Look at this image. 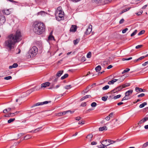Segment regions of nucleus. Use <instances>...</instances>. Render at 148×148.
Here are the masks:
<instances>
[{
    "label": "nucleus",
    "mask_w": 148,
    "mask_h": 148,
    "mask_svg": "<svg viewBox=\"0 0 148 148\" xmlns=\"http://www.w3.org/2000/svg\"><path fill=\"white\" fill-rule=\"evenodd\" d=\"M91 56V53L90 52H89L87 54L86 57L88 58H90Z\"/></svg>",
    "instance_id": "nucleus-42"
},
{
    "label": "nucleus",
    "mask_w": 148,
    "mask_h": 148,
    "mask_svg": "<svg viewBox=\"0 0 148 148\" xmlns=\"http://www.w3.org/2000/svg\"><path fill=\"white\" fill-rule=\"evenodd\" d=\"M3 112L4 113H7V112H8V109H4L3 111Z\"/></svg>",
    "instance_id": "nucleus-64"
},
{
    "label": "nucleus",
    "mask_w": 148,
    "mask_h": 148,
    "mask_svg": "<svg viewBox=\"0 0 148 148\" xmlns=\"http://www.w3.org/2000/svg\"><path fill=\"white\" fill-rule=\"evenodd\" d=\"M40 89H41V88H38V86H36L34 87V88L31 89L30 90L31 91V92H32L38 90Z\"/></svg>",
    "instance_id": "nucleus-17"
},
{
    "label": "nucleus",
    "mask_w": 148,
    "mask_h": 148,
    "mask_svg": "<svg viewBox=\"0 0 148 148\" xmlns=\"http://www.w3.org/2000/svg\"><path fill=\"white\" fill-rule=\"evenodd\" d=\"M145 58V57H144V56H142L140 57L139 58H138V61H139V60H141L142 59H144Z\"/></svg>",
    "instance_id": "nucleus-55"
},
{
    "label": "nucleus",
    "mask_w": 148,
    "mask_h": 148,
    "mask_svg": "<svg viewBox=\"0 0 148 148\" xmlns=\"http://www.w3.org/2000/svg\"><path fill=\"white\" fill-rule=\"evenodd\" d=\"M132 59V57H130V58H123V61L125 60H130Z\"/></svg>",
    "instance_id": "nucleus-53"
},
{
    "label": "nucleus",
    "mask_w": 148,
    "mask_h": 148,
    "mask_svg": "<svg viewBox=\"0 0 148 148\" xmlns=\"http://www.w3.org/2000/svg\"><path fill=\"white\" fill-rule=\"evenodd\" d=\"M148 64V61L146 62H145V63H143L142 64V65L143 66H146Z\"/></svg>",
    "instance_id": "nucleus-62"
},
{
    "label": "nucleus",
    "mask_w": 148,
    "mask_h": 148,
    "mask_svg": "<svg viewBox=\"0 0 148 148\" xmlns=\"http://www.w3.org/2000/svg\"><path fill=\"white\" fill-rule=\"evenodd\" d=\"M1 12H2V13L3 14H4L5 15H9L10 14V12L9 11V10L8 9H7L6 10H3L1 11Z\"/></svg>",
    "instance_id": "nucleus-12"
},
{
    "label": "nucleus",
    "mask_w": 148,
    "mask_h": 148,
    "mask_svg": "<svg viewBox=\"0 0 148 148\" xmlns=\"http://www.w3.org/2000/svg\"><path fill=\"white\" fill-rule=\"evenodd\" d=\"M90 88V87L89 86H88L86 90H85V91H84V92L86 93L89 90V88Z\"/></svg>",
    "instance_id": "nucleus-57"
},
{
    "label": "nucleus",
    "mask_w": 148,
    "mask_h": 148,
    "mask_svg": "<svg viewBox=\"0 0 148 148\" xmlns=\"http://www.w3.org/2000/svg\"><path fill=\"white\" fill-rule=\"evenodd\" d=\"M148 146V144L147 143V142H146V143H144L143 144V148H144Z\"/></svg>",
    "instance_id": "nucleus-50"
},
{
    "label": "nucleus",
    "mask_w": 148,
    "mask_h": 148,
    "mask_svg": "<svg viewBox=\"0 0 148 148\" xmlns=\"http://www.w3.org/2000/svg\"><path fill=\"white\" fill-rule=\"evenodd\" d=\"M92 137V134H90L87 136L86 137V138L87 139H88L89 141H91V139Z\"/></svg>",
    "instance_id": "nucleus-23"
},
{
    "label": "nucleus",
    "mask_w": 148,
    "mask_h": 148,
    "mask_svg": "<svg viewBox=\"0 0 148 148\" xmlns=\"http://www.w3.org/2000/svg\"><path fill=\"white\" fill-rule=\"evenodd\" d=\"M102 0H92V1L96 3H101Z\"/></svg>",
    "instance_id": "nucleus-34"
},
{
    "label": "nucleus",
    "mask_w": 148,
    "mask_h": 148,
    "mask_svg": "<svg viewBox=\"0 0 148 148\" xmlns=\"http://www.w3.org/2000/svg\"><path fill=\"white\" fill-rule=\"evenodd\" d=\"M143 45H139L137 46H136L135 47L136 48V49H138L140 48H141L143 47Z\"/></svg>",
    "instance_id": "nucleus-47"
},
{
    "label": "nucleus",
    "mask_w": 148,
    "mask_h": 148,
    "mask_svg": "<svg viewBox=\"0 0 148 148\" xmlns=\"http://www.w3.org/2000/svg\"><path fill=\"white\" fill-rule=\"evenodd\" d=\"M92 30V25H89L88 28L86 29L85 32V34H90Z\"/></svg>",
    "instance_id": "nucleus-7"
},
{
    "label": "nucleus",
    "mask_w": 148,
    "mask_h": 148,
    "mask_svg": "<svg viewBox=\"0 0 148 148\" xmlns=\"http://www.w3.org/2000/svg\"><path fill=\"white\" fill-rule=\"evenodd\" d=\"M101 69V67L100 65H98L95 68V70L96 72H98Z\"/></svg>",
    "instance_id": "nucleus-25"
},
{
    "label": "nucleus",
    "mask_w": 148,
    "mask_h": 148,
    "mask_svg": "<svg viewBox=\"0 0 148 148\" xmlns=\"http://www.w3.org/2000/svg\"><path fill=\"white\" fill-rule=\"evenodd\" d=\"M86 58L85 57L83 56L82 58L81 59V61H82L84 62L85 61H86Z\"/></svg>",
    "instance_id": "nucleus-51"
},
{
    "label": "nucleus",
    "mask_w": 148,
    "mask_h": 148,
    "mask_svg": "<svg viewBox=\"0 0 148 148\" xmlns=\"http://www.w3.org/2000/svg\"><path fill=\"white\" fill-rule=\"evenodd\" d=\"M63 72V71H59L56 75V77H59L62 74Z\"/></svg>",
    "instance_id": "nucleus-16"
},
{
    "label": "nucleus",
    "mask_w": 148,
    "mask_h": 148,
    "mask_svg": "<svg viewBox=\"0 0 148 148\" xmlns=\"http://www.w3.org/2000/svg\"><path fill=\"white\" fill-rule=\"evenodd\" d=\"M145 32L144 30H142L140 31L138 34V36H140L141 35L143 34Z\"/></svg>",
    "instance_id": "nucleus-43"
},
{
    "label": "nucleus",
    "mask_w": 148,
    "mask_h": 148,
    "mask_svg": "<svg viewBox=\"0 0 148 148\" xmlns=\"http://www.w3.org/2000/svg\"><path fill=\"white\" fill-rule=\"evenodd\" d=\"M38 52V49L36 46L32 47L27 54L28 58H32L35 56Z\"/></svg>",
    "instance_id": "nucleus-3"
},
{
    "label": "nucleus",
    "mask_w": 148,
    "mask_h": 148,
    "mask_svg": "<svg viewBox=\"0 0 148 148\" xmlns=\"http://www.w3.org/2000/svg\"><path fill=\"white\" fill-rule=\"evenodd\" d=\"M109 88V86L108 85H106L104 87H103L102 88V89L103 90H106L108 89Z\"/></svg>",
    "instance_id": "nucleus-44"
},
{
    "label": "nucleus",
    "mask_w": 148,
    "mask_h": 148,
    "mask_svg": "<svg viewBox=\"0 0 148 148\" xmlns=\"http://www.w3.org/2000/svg\"><path fill=\"white\" fill-rule=\"evenodd\" d=\"M130 98L127 97V96H126V95H125V97H124L122 99L121 101H123L125 100H128L130 99Z\"/></svg>",
    "instance_id": "nucleus-40"
},
{
    "label": "nucleus",
    "mask_w": 148,
    "mask_h": 148,
    "mask_svg": "<svg viewBox=\"0 0 148 148\" xmlns=\"http://www.w3.org/2000/svg\"><path fill=\"white\" fill-rule=\"evenodd\" d=\"M107 141H108V143L110 144H112L113 143H114L115 142V141L112 140H110V139H108V140L106 139L105 140H103L102 141V142L103 143L105 142H107Z\"/></svg>",
    "instance_id": "nucleus-15"
},
{
    "label": "nucleus",
    "mask_w": 148,
    "mask_h": 148,
    "mask_svg": "<svg viewBox=\"0 0 148 148\" xmlns=\"http://www.w3.org/2000/svg\"><path fill=\"white\" fill-rule=\"evenodd\" d=\"M108 98V96H106L103 97L101 98V99L103 101H105L107 100Z\"/></svg>",
    "instance_id": "nucleus-32"
},
{
    "label": "nucleus",
    "mask_w": 148,
    "mask_h": 148,
    "mask_svg": "<svg viewBox=\"0 0 148 148\" xmlns=\"http://www.w3.org/2000/svg\"><path fill=\"white\" fill-rule=\"evenodd\" d=\"M148 120V117H145L143 119L141 120L139 123H138V125L141 124L145 122L146 121Z\"/></svg>",
    "instance_id": "nucleus-11"
},
{
    "label": "nucleus",
    "mask_w": 148,
    "mask_h": 148,
    "mask_svg": "<svg viewBox=\"0 0 148 148\" xmlns=\"http://www.w3.org/2000/svg\"><path fill=\"white\" fill-rule=\"evenodd\" d=\"M51 102L50 101H45L43 102H38L35 104H34L32 107V108L38 106H39L42 105L44 104H47Z\"/></svg>",
    "instance_id": "nucleus-6"
},
{
    "label": "nucleus",
    "mask_w": 148,
    "mask_h": 148,
    "mask_svg": "<svg viewBox=\"0 0 148 148\" xmlns=\"http://www.w3.org/2000/svg\"><path fill=\"white\" fill-rule=\"evenodd\" d=\"M12 77L10 76H9L6 77H5L4 78V79L5 80H9L12 79Z\"/></svg>",
    "instance_id": "nucleus-45"
},
{
    "label": "nucleus",
    "mask_w": 148,
    "mask_h": 148,
    "mask_svg": "<svg viewBox=\"0 0 148 148\" xmlns=\"http://www.w3.org/2000/svg\"><path fill=\"white\" fill-rule=\"evenodd\" d=\"M107 142H108V141H107V142H103L104 144H102V143H101H101L102 144V145L103 146H104L106 147L107 146H108V145H110V144H109L108 143H107Z\"/></svg>",
    "instance_id": "nucleus-35"
},
{
    "label": "nucleus",
    "mask_w": 148,
    "mask_h": 148,
    "mask_svg": "<svg viewBox=\"0 0 148 148\" xmlns=\"http://www.w3.org/2000/svg\"><path fill=\"white\" fill-rule=\"evenodd\" d=\"M137 30H135L131 34V36H134L137 33Z\"/></svg>",
    "instance_id": "nucleus-38"
},
{
    "label": "nucleus",
    "mask_w": 148,
    "mask_h": 148,
    "mask_svg": "<svg viewBox=\"0 0 148 148\" xmlns=\"http://www.w3.org/2000/svg\"><path fill=\"white\" fill-rule=\"evenodd\" d=\"M68 75H69L68 74H65L64 76L61 77V79H64L67 77L68 76Z\"/></svg>",
    "instance_id": "nucleus-31"
},
{
    "label": "nucleus",
    "mask_w": 148,
    "mask_h": 148,
    "mask_svg": "<svg viewBox=\"0 0 148 148\" xmlns=\"http://www.w3.org/2000/svg\"><path fill=\"white\" fill-rule=\"evenodd\" d=\"M143 13V11H142V12H137V13H136V14L138 15V16H139V15H140Z\"/></svg>",
    "instance_id": "nucleus-59"
},
{
    "label": "nucleus",
    "mask_w": 148,
    "mask_h": 148,
    "mask_svg": "<svg viewBox=\"0 0 148 148\" xmlns=\"http://www.w3.org/2000/svg\"><path fill=\"white\" fill-rule=\"evenodd\" d=\"M121 96V95H119L116 96L114 97L113 98L114 99H118Z\"/></svg>",
    "instance_id": "nucleus-41"
},
{
    "label": "nucleus",
    "mask_w": 148,
    "mask_h": 148,
    "mask_svg": "<svg viewBox=\"0 0 148 148\" xmlns=\"http://www.w3.org/2000/svg\"><path fill=\"white\" fill-rule=\"evenodd\" d=\"M81 119V118L80 116H78L75 118V119L76 120L79 121Z\"/></svg>",
    "instance_id": "nucleus-63"
},
{
    "label": "nucleus",
    "mask_w": 148,
    "mask_h": 148,
    "mask_svg": "<svg viewBox=\"0 0 148 148\" xmlns=\"http://www.w3.org/2000/svg\"><path fill=\"white\" fill-rule=\"evenodd\" d=\"M48 39L49 40H53L54 39V37L51 34L48 37Z\"/></svg>",
    "instance_id": "nucleus-36"
},
{
    "label": "nucleus",
    "mask_w": 148,
    "mask_h": 148,
    "mask_svg": "<svg viewBox=\"0 0 148 148\" xmlns=\"http://www.w3.org/2000/svg\"><path fill=\"white\" fill-rule=\"evenodd\" d=\"M33 30L36 34L40 35L45 32V25L42 22L40 21H36L33 24Z\"/></svg>",
    "instance_id": "nucleus-2"
},
{
    "label": "nucleus",
    "mask_w": 148,
    "mask_h": 148,
    "mask_svg": "<svg viewBox=\"0 0 148 148\" xmlns=\"http://www.w3.org/2000/svg\"><path fill=\"white\" fill-rule=\"evenodd\" d=\"M128 30V29L127 28H126L124 29H123L122 30V33L123 34L125 33L126 32L127 30Z\"/></svg>",
    "instance_id": "nucleus-52"
},
{
    "label": "nucleus",
    "mask_w": 148,
    "mask_h": 148,
    "mask_svg": "<svg viewBox=\"0 0 148 148\" xmlns=\"http://www.w3.org/2000/svg\"><path fill=\"white\" fill-rule=\"evenodd\" d=\"M51 83L49 82H45L42 83L41 84V88H46L47 86H49L50 85Z\"/></svg>",
    "instance_id": "nucleus-10"
},
{
    "label": "nucleus",
    "mask_w": 148,
    "mask_h": 148,
    "mask_svg": "<svg viewBox=\"0 0 148 148\" xmlns=\"http://www.w3.org/2000/svg\"><path fill=\"white\" fill-rule=\"evenodd\" d=\"M145 96V94L144 93H141L138 96V97H143Z\"/></svg>",
    "instance_id": "nucleus-54"
},
{
    "label": "nucleus",
    "mask_w": 148,
    "mask_h": 148,
    "mask_svg": "<svg viewBox=\"0 0 148 148\" xmlns=\"http://www.w3.org/2000/svg\"><path fill=\"white\" fill-rule=\"evenodd\" d=\"M62 8L60 6L58 7L56 11V13H58V12H62Z\"/></svg>",
    "instance_id": "nucleus-27"
},
{
    "label": "nucleus",
    "mask_w": 148,
    "mask_h": 148,
    "mask_svg": "<svg viewBox=\"0 0 148 148\" xmlns=\"http://www.w3.org/2000/svg\"><path fill=\"white\" fill-rule=\"evenodd\" d=\"M64 88L66 89H69L71 88V85H67V86H66L64 87Z\"/></svg>",
    "instance_id": "nucleus-49"
},
{
    "label": "nucleus",
    "mask_w": 148,
    "mask_h": 148,
    "mask_svg": "<svg viewBox=\"0 0 148 148\" xmlns=\"http://www.w3.org/2000/svg\"><path fill=\"white\" fill-rule=\"evenodd\" d=\"M15 120V118L10 119L8 121V123H11L14 121Z\"/></svg>",
    "instance_id": "nucleus-33"
},
{
    "label": "nucleus",
    "mask_w": 148,
    "mask_h": 148,
    "mask_svg": "<svg viewBox=\"0 0 148 148\" xmlns=\"http://www.w3.org/2000/svg\"><path fill=\"white\" fill-rule=\"evenodd\" d=\"M77 29V26L75 25H73L71 27L70 31L71 32H75Z\"/></svg>",
    "instance_id": "nucleus-8"
},
{
    "label": "nucleus",
    "mask_w": 148,
    "mask_h": 148,
    "mask_svg": "<svg viewBox=\"0 0 148 148\" xmlns=\"http://www.w3.org/2000/svg\"><path fill=\"white\" fill-rule=\"evenodd\" d=\"M135 90L136 92H144L145 90L141 88H139L138 87H136L135 88Z\"/></svg>",
    "instance_id": "nucleus-19"
},
{
    "label": "nucleus",
    "mask_w": 148,
    "mask_h": 148,
    "mask_svg": "<svg viewBox=\"0 0 148 148\" xmlns=\"http://www.w3.org/2000/svg\"><path fill=\"white\" fill-rule=\"evenodd\" d=\"M31 138V136L29 135H27L25 136L23 140H27L28 139L30 138Z\"/></svg>",
    "instance_id": "nucleus-29"
},
{
    "label": "nucleus",
    "mask_w": 148,
    "mask_h": 148,
    "mask_svg": "<svg viewBox=\"0 0 148 148\" xmlns=\"http://www.w3.org/2000/svg\"><path fill=\"white\" fill-rule=\"evenodd\" d=\"M18 64L16 63H14L12 65L13 68H16L18 67Z\"/></svg>",
    "instance_id": "nucleus-48"
},
{
    "label": "nucleus",
    "mask_w": 148,
    "mask_h": 148,
    "mask_svg": "<svg viewBox=\"0 0 148 148\" xmlns=\"http://www.w3.org/2000/svg\"><path fill=\"white\" fill-rule=\"evenodd\" d=\"M107 130V127L106 126H104L103 127H100L99 128V131H103L104 130Z\"/></svg>",
    "instance_id": "nucleus-24"
},
{
    "label": "nucleus",
    "mask_w": 148,
    "mask_h": 148,
    "mask_svg": "<svg viewBox=\"0 0 148 148\" xmlns=\"http://www.w3.org/2000/svg\"><path fill=\"white\" fill-rule=\"evenodd\" d=\"M84 124V122L83 121H79L78 123V124L80 125H83Z\"/></svg>",
    "instance_id": "nucleus-58"
},
{
    "label": "nucleus",
    "mask_w": 148,
    "mask_h": 148,
    "mask_svg": "<svg viewBox=\"0 0 148 148\" xmlns=\"http://www.w3.org/2000/svg\"><path fill=\"white\" fill-rule=\"evenodd\" d=\"M124 21V20L123 18H122L119 21V23L120 24H122L123 23Z\"/></svg>",
    "instance_id": "nucleus-56"
},
{
    "label": "nucleus",
    "mask_w": 148,
    "mask_h": 148,
    "mask_svg": "<svg viewBox=\"0 0 148 148\" xmlns=\"http://www.w3.org/2000/svg\"><path fill=\"white\" fill-rule=\"evenodd\" d=\"M125 77L124 76H121L118 79H116L117 81H119V83L123 81L125 79Z\"/></svg>",
    "instance_id": "nucleus-13"
},
{
    "label": "nucleus",
    "mask_w": 148,
    "mask_h": 148,
    "mask_svg": "<svg viewBox=\"0 0 148 148\" xmlns=\"http://www.w3.org/2000/svg\"><path fill=\"white\" fill-rule=\"evenodd\" d=\"M147 103L146 102H144L140 104L139 106V108H142L144 107L145 106L147 105Z\"/></svg>",
    "instance_id": "nucleus-26"
},
{
    "label": "nucleus",
    "mask_w": 148,
    "mask_h": 148,
    "mask_svg": "<svg viewBox=\"0 0 148 148\" xmlns=\"http://www.w3.org/2000/svg\"><path fill=\"white\" fill-rule=\"evenodd\" d=\"M130 70V69L129 68H127L125 69L124 70L123 72L122 73V74L124 73L128 72Z\"/></svg>",
    "instance_id": "nucleus-37"
},
{
    "label": "nucleus",
    "mask_w": 148,
    "mask_h": 148,
    "mask_svg": "<svg viewBox=\"0 0 148 148\" xmlns=\"http://www.w3.org/2000/svg\"><path fill=\"white\" fill-rule=\"evenodd\" d=\"M79 39H77L75 40H74L73 41V43L74 45H77L79 41Z\"/></svg>",
    "instance_id": "nucleus-28"
},
{
    "label": "nucleus",
    "mask_w": 148,
    "mask_h": 148,
    "mask_svg": "<svg viewBox=\"0 0 148 148\" xmlns=\"http://www.w3.org/2000/svg\"><path fill=\"white\" fill-rule=\"evenodd\" d=\"M58 77H56L55 79L53 80V82L55 83H56L58 80Z\"/></svg>",
    "instance_id": "nucleus-61"
},
{
    "label": "nucleus",
    "mask_w": 148,
    "mask_h": 148,
    "mask_svg": "<svg viewBox=\"0 0 148 148\" xmlns=\"http://www.w3.org/2000/svg\"><path fill=\"white\" fill-rule=\"evenodd\" d=\"M97 105V104L96 102H93L91 104V106L92 107H95Z\"/></svg>",
    "instance_id": "nucleus-46"
},
{
    "label": "nucleus",
    "mask_w": 148,
    "mask_h": 148,
    "mask_svg": "<svg viewBox=\"0 0 148 148\" xmlns=\"http://www.w3.org/2000/svg\"><path fill=\"white\" fill-rule=\"evenodd\" d=\"M21 33L17 30L15 34H11L8 35L5 40L3 46L5 48L10 51L14 48L16 43L19 42L21 40Z\"/></svg>",
    "instance_id": "nucleus-1"
},
{
    "label": "nucleus",
    "mask_w": 148,
    "mask_h": 148,
    "mask_svg": "<svg viewBox=\"0 0 148 148\" xmlns=\"http://www.w3.org/2000/svg\"><path fill=\"white\" fill-rule=\"evenodd\" d=\"M6 18L0 12V25H3L5 22Z\"/></svg>",
    "instance_id": "nucleus-5"
},
{
    "label": "nucleus",
    "mask_w": 148,
    "mask_h": 148,
    "mask_svg": "<svg viewBox=\"0 0 148 148\" xmlns=\"http://www.w3.org/2000/svg\"><path fill=\"white\" fill-rule=\"evenodd\" d=\"M86 103L85 102L82 103L81 105V106L84 107L86 106Z\"/></svg>",
    "instance_id": "nucleus-60"
},
{
    "label": "nucleus",
    "mask_w": 148,
    "mask_h": 148,
    "mask_svg": "<svg viewBox=\"0 0 148 148\" xmlns=\"http://www.w3.org/2000/svg\"><path fill=\"white\" fill-rule=\"evenodd\" d=\"M69 112L71 113L72 114L73 113V112H71V110H69L66 111H64L62 112V115H64L66 113H68Z\"/></svg>",
    "instance_id": "nucleus-22"
},
{
    "label": "nucleus",
    "mask_w": 148,
    "mask_h": 148,
    "mask_svg": "<svg viewBox=\"0 0 148 148\" xmlns=\"http://www.w3.org/2000/svg\"><path fill=\"white\" fill-rule=\"evenodd\" d=\"M117 81L116 79H113L112 80L108 82V84H113L115 82Z\"/></svg>",
    "instance_id": "nucleus-20"
},
{
    "label": "nucleus",
    "mask_w": 148,
    "mask_h": 148,
    "mask_svg": "<svg viewBox=\"0 0 148 148\" xmlns=\"http://www.w3.org/2000/svg\"><path fill=\"white\" fill-rule=\"evenodd\" d=\"M56 17L57 20L59 21L61 20L64 16V12H59L55 13Z\"/></svg>",
    "instance_id": "nucleus-4"
},
{
    "label": "nucleus",
    "mask_w": 148,
    "mask_h": 148,
    "mask_svg": "<svg viewBox=\"0 0 148 148\" xmlns=\"http://www.w3.org/2000/svg\"><path fill=\"white\" fill-rule=\"evenodd\" d=\"M116 92H118L117 90L116 89V88H115L113 90H112L110 91V93H114Z\"/></svg>",
    "instance_id": "nucleus-39"
},
{
    "label": "nucleus",
    "mask_w": 148,
    "mask_h": 148,
    "mask_svg": "<svg viewBox=\"0 0 148 148\" xmlns=\"http://www.w3.org/2000/svg\"><path fill=\"white\" fill-rule=\"evenodd\" d=\"M47 14V13L43 11H41L38 12L37 14V15H40L42 16H45L46 14Z\"/></svg>",
    "instance_id": "nucleus-9"
},
{
    "label": "nucleus",
    "mask_w": 148,
    "mask_h": 148,
    "mask_svg": "<svg viewBox=\"0 0 148 148\" xmlns=\"http://www.w3.org/2000/svg\"><path fill=\"white\" fill-rule=\"evenodd\" d=\"M132 90H130L125 92V95H126V96L128 97L130 95L132 94Z\"/></svg>",
    "instance_id": "nucleus-14"
},
{
    "label": "nucleus",
    "mask_w": 148,
    "mask_h": 148,
    "mask_svg": "<svg viewBox=\"0 0 148 148\" xmlns=\"http://www.w3.org/2000/svg\"><path fill=\"white\" fill-rule=\"evenodd\" d=\"M130 84L129 83H126L125 84L121 85L122 89L125 88L130 86Z\"/></svg>",
    "instance_id": "nucleus-21"
},
{
    "label": "nucleus",
    "mask_w": 148,
    "mask_h": 148,
    "mask_svg": "<svg viewBox=\"0 0 148 148\" xmlns=\"http://www.w3.org/2000/svg\"><path fill=\"white\" fill-rule=\"evenodd\" d=\"M14 116V113H10L8 114L5 115L4 116L6 117H12Z\"/></svg>",
    "instance_id": "nucleus-18"
},
{
    "label": "nucleus",
    "mask_w": 148,
    "mask_h": 148,
    "mask_svg": "<svg viewBox=\"0 0 148 148\" xmlns=\"http://www.w3.org/2000/svg\"><path fill=\"white\" fill-rule=\"evenodd\" d=\"M116 88L118 92L122 89V86L121 85Z\"/></svg>",
    "instance_id": "nucleus-30"
}]
</instances>
